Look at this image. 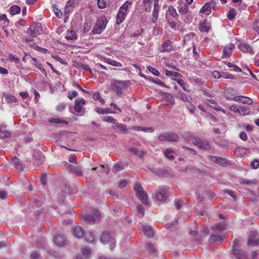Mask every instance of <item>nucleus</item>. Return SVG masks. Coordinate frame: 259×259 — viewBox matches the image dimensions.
Returning a JSON list of instances; mask_svg holds the SVG:
<instances>
[{"mask_svg": "<svg viewBox=\"0 0 259 259\" xmlns=\"http://www.w3.org/2000/svg\"><path fill=\"white\" fill-rule=\"evenodd\" d=\"M62 166L64 169H67L76 177H82L84 176L82 167L77 164L74 165L69 163L65 162L63 164Z\"/></svg>", "mask_w": 259, "mask_h": 259, "instance_id": "4", "label": "nucleus"}, {"mask_svg": "<svg viewBox=\"0 0 259 259\" xmlns=\"http://www.w3.org/2000/svg\"><path fill=\"white\" fill-rule=\"evenodd\" d=\"M216 4L214 1H211L206 3L200 9V13H205L206 15H209V12L212 9L214 10V7Z\"/></svg>", "mask_w": 259, "mask_h": 259, "instance_id": "15", "label": "nucleus"}, {"mask_svg": "<svg viewBox=\"0 0 259 259\" xmlns=\"http://www.w3.org/2000/svg\"><path fill=\"white\" fill-rule=\"evenodd\" d=\"M126 87V81L123 80H114L112 83V89L116 95L120 97L122 94V90Z\"/></svg>", "mask_w": 259, "mask_h": 259, "instance_id": "8", "label": "nucleus"}, {"mask_svg": "<svg viewBox=\"0 0 259 259\" xmlns=\"http://www.w3.org/2000/svg\"><path fill=\"white\" fill-rule=\"evenodd\" d=\"M232 254L235 259H248L245 251L238 249L239 240L235 239L232 245Z\"/></svg>", "mask_w": 259, "mask_h": 259, "instance_id": "6", "label": "nucleus"}, {"mask_svg": "<svg viewBox=\"0 0 259 259\" xmlns=\"http://www.w3.org/2000/svg\"><path fill=\"white\" fill-rule=\"evenodd\" d=\"M168 15L175 18L178 16V13L176 9L172 6H169L168 8V10L166 13V17H168Z\"/></svg>", "mask_w": 259, "mask_h": 259, "instance_id": "35", "label": "nucleus"}, {"mask_svg": "<svg viewBox=\"0 0 259 259\" xmlns=\"http://www.w3.org/2000/svg\"><path fill=\"white\" fill-rule=\"evenodd\" d=\"M134 191L136 192V196L140 201L144 204H148V195L144 190L141 184L139 183H136L134 185Z\"/></svg>", "mask_w": 259, "mask_h": 259, "instance_id": "2", "label": "nucleus"}, {"mask_svg": "<svg viewBox=\"0 0 259 259\" xmlns=\"http://www.w3.org/2000/svg\"><path fill=\"white\" fill-rule=\"evenodd\" d=\"M132 6V2L126 1L120 8L119 11L126 17L127 13L130 11V9Z\"/></svg>", "mask_w": 259, "mask_h": 259, "instance_id": "20", "label": "nucleus"}, {"mask_svg": "<svg viewBox=\"0 0 259 259\" xmlns=\"http://www.w3.org/2000/svg\"><path fill=\"white\" fill-rule=\"evenodd\" d=\"M184 203V201L180 199H178L175 201V205L178 210H179L182 208Z\"/></svg>", "mask_w": 259, "mask_h": 259, "instance_id": "53", "label": "nucleus"}, {"mask_svg": "<svg viewBox=\"0 0 259 259\" xmlns=\"http://www.w3.org/2000/svg\"><path fill=\"white\" fill-rule=\"evenodd\" d=\"M73 232L74 236L77 238H81L84 236V231L80 226H76L73 228Z\"/></svg>", "mask_w": 259, "mask_h": 259, "instance_id": "24", "label": "nucleus"}, {"mask_svg": "<svg viewBox=\"0 0 259 259\" xmlns=\"http://www.w3.org/2000/svg\"><path fill=\"white\" fill-rule=\"evenodd\" d=\"M90 254V250L87 248H84L81 249V252L79 254L85 255L88 258H89Z\"/></svg>", "mask_w": 259, "mask_h": 259, "instance_id": "59", "label": "nucleus"}, {"mask_svg": "<svg viewBox=\"0 0 259 259\" xmlns=\"http://www.w3.org/2000/svg\"><path fill=\"white\" fill-rule=\"evenodd\" d=\"M165 74L167 76H173V77H179L182 76L181 74L179 73L169 71L168 70H165Z\"/></svg>", "mask_w": 259, "mask_h": 259, "instance_id": "50", "label": "nucleus"}, {"mask_svg": "<svg viewBox=\"0 0 259 259\" xmlns=\"http://www.w3.org/2000/svg\"><path fill=\"white\" fill-rule=\"evenodd\" d=\"M234 48V46L232 44L226 45L223 50V58H227L229 57L232 55Z\"/></svg>", "mask_w": 259, "mask_h": 259, "instance_id": "18", "label": "nucleus"}, {"mask_svg": "<svg viewBox=\"0 0 259 259\" xmlns=\"http://www.w3.org/2000/svg\"><path fill=\"white\" fill-rule=\"evenodd\" d=\"M85 240L89 243H94L95 241L94 233L93 232H89L85 235Z\"/></svg>", "mask_w": 259, "mask_h": 259, "instance_id": "38", "label": "nucleus"}, {"mask_svg": "<svg viewBox=\"0 0 259 259\" xmlns=\"http://www.w3.org/2000/svg\"><path fill=\"white\" fill-rule=\"evenodd\" d=\"M12 163L15 168L19 169L20 170H23V165L17 157H13L12 159Z\"/></svg>", "mask_w": 259, "mask_h": 259, "instance_id": "33", "label": "nucleus"}, {"mask_svg": "<svg viewBox=\"0 0 259 259\" xmlns=\"http://www.w3.org/2000/svg\"><path fill=\"white\" fill-rule=\"evenodd\" d=\"M96 112L100 114H105L108 113H115V112L110 111L109 109H104L101 108H97L96 110Z\"/></svg>", "mask_w": 259, "mask_h": 259, "instance_id": "43", "label": "nucleus"}, {"mask_svg": "<svg viewBox=\"0 0 259 259\" xmlns=\"http://www.w3.org/2000/svg\"><path fill=\"white\" fill-rule=\"evenodd\" d=\"M226 224L225 222H222L215 224L212 228L213 231H222L226 230Z\"/></svg>", "mask_w": 259, "mask_h": 259, "instance_id": "34", "label": "nucleus"}, {"mask_svg": "<svg viewBox=\"0 0 259 259\" xmlns=\"http://www.w3.org/2000/svg\"><path fill=\"white\" fill-rule=\"evenodd\" d=\"M85 104V100L83 98H77L75 101L74 110L77 113H80L82 108Z\"/></svg>", "mask_w": 259, "mask_h": 259, "instance_id": "19", "label": "nucleus"}, {"mask_svg": "<svg viewBox=\"0 0 259 259\" xmlns=\"http://www.w3.org/2000/svg\"><path fill=\"white\" fill-rule=\"evenodd\" d=\"M223 236L217 234H212L210 237V240L214 242H220L223 240Z\"/></svg>", "mask_w": 259, "mask_h": 259, "instance_id": "47", "label": "nucleus"}, {"mask_svg": "<svg viewBox=\"0 0 259 259\" xmlns=\"http://www.w3.org/2000/svg\"><path fill=\"white\" fill-rule=\"evenodd\" d=\"M65 38L67 40H73L77 38L75 32L72 30L67 31Z\"/></svg>", "mask_w": 259, "mask_h": 259, "instance_id": "36", "label": "nucleus"}, {"mask_svg": "<svg viewBox=\"0 0 259 259\" xmlns=\"http://www.w3.org/2000/svg\"><path fill=\"white\" fill-rule=\"evenodd\" d=\"M100 215V213L98 210L93 209L92 214H84L82 216V218L85 222L94 224L98 222Z\"/></svg>", "mask_w": 259, "mask_h": 259, "instance_id": "9", "label": "nucleus"}, {"mask_svg": "<svg viewBox=\"0 0 259 259\" xmlns=\"http://www.w3.org/2000/svg\"><path fill=\"white\" fill-rule=\"evenodd\" d=\"M228 101H234L237 102H241L244 104L252 105L253 104L252 100L246 96H238L234 97V98L231 99L227 98Z\"/></svg>", "mask_w": 259, "mask_h": 259, "instance_id": "12", "label": "nucleus"}, {"mask_svg": "<svg viewBox=\"0 0 259 259\" xmlns=\"http://www.w3.org/2000/svg\"><path fill=\"white\" fill-rule=\"evenodd\" d=\"M236 11L234 9H232L229 10L227 14V17L229 20H233L236 16Z\"/></svg>", "mask_w": 259, "mask_h": 259, "instance_id": "49", "label": "nucleus"}, {"mask_svg": "<svg viewBox=\"0 0 259 259\" xmlns=\"http://www.w3.org/2000/svg\"><path fill=\"white\" fill-rule=\"evenodd\" d=\"M250 112V108L243 106L239 107V114H240V115L242 116L247 115L249 114Z\"/></svg>", "mask_w": 259, "mask_h": 259, "instance_id": "37", "label": "nucleus"}, {"mask_svg": "<svg viewBox=\"0 0 259 259\" xmlns=\"http://www.w3.org/2000/svg\"><path fill=\"white\" fill-rule=\"evenodd\" d=\"M166 20L171 28L175 30H177L178 26L176 22L171 21L168 17H166Z\"/></svg>", "mask_w": 259, "mask_h": 259, "instance_id": "51", "label": "nucleus"}, {"mask_svg": "<svg viewBox=\"0 0 259 259\" xmlns=\"http://www.w3.org/2000/svg\"><path fill=\"white\" fill-rule=\"evenodd\" d=\"M114 130L117 133L119 132H126L127 131L126 125L117 122L112 126Z\"/></svg>", "mask_w": 259, "mask_h": 259, "instance_id": "25", "label": "nucleus"}, {"mask_svg": "<svg viewBox=\"0 0 259 259\" xmlns=\"http://www.w3.org/2000/svg\"><path fill=\"white\" fill-rule=\"evenodd\" d=\"M146 248L151 253H154L155 252V248L154 247V246L151 243H148L146 245Z\"/></svg>", "mask_w": 259, "mask_h": 259, "instance_id": "60", "label": "nucleus"}, {"mask_svg": "<svg viewBox=\"0 0 259 259\" xmlns=\"http://www.w3.org/2000/svg\"><path fill=\"white\" fill-rule=\"evenodd\" d=\"M178 4L177 8L179 12L182 15L187 13L188 10V5L182 0H179L178 2Z\"/></svg>", "mask_w": 259, "mask_h": 259, "instance_id": "21", "label": "nucleus"}, {"mask_svg": "<svg viewBox=\"0 0 259 259\" xmlns=\"http://www.w3.org/2000/svg\"><path fill=\"white\" fill-rule=\"evenodd\" d=\"M253 28L259 34V19L256 20L253 23Z\"/></svg>", "mask_w": 259, "mask_h": 259, "instance_id": "64", "label": "nucleus"}, {"mask_svg": "<svg viewBox=\"0 0 259 259\" xmlns=\"http://www.w3.org/2000/svg\"><path fill=\"white\" fill-rule=\"evenodd\" d=\"M240 51L243 53H253L251 46L246 43H241L238 46Z\"/></svg>", "mask_w": 259, "mask_h": 259, "instance_id": "22", "label": "nucleus"}, {"mask_svg": "<svg viewBox=\"0 0 259 259\" xmlns=\"http://www.w3.org/2000/svg\"><path fill=\"white\" fill-rule=\"evenodd\" d=\"M237 91L234 89L230 88H228L225 92V98L228 100L227 98L231 99L234 98V97L237 96Z\"/></svg>", "mask_w": 259, "mask_h": 259, "instance_id": "26", "label": "nucleus"}, {"mask_svg": "<svg viewBox=\"0 0 259 259\" xmlns=\"http://www.w3.org/2000/svg\"><path fill=\"white\" fill-rule=\"evenodd\" d=\"M49 121L55 124H68L67 122L62 118H50Z\"/></svg>", "mask_w": 259, "mask_h": 259, "instance_id": "41", "label": "nucleus"}, {"mask_svg": "<svg viewBox=\"0 0 259 259\" xmlns=\"http://www.w3.org/2000/svg\"><path fill=\"white\" fill-rule=\"evenodd\" d=\"M140 229L142 233L148 237H152L154 235V232L152 227L142 225Z\"/></svg>", "mask_w": 259, "mask_h": 259, "instance_id": "16", "label": "nucleus"}, {"mask_svg": "<svg viewBox=\"0 0 259 259\" xmlns=\"http://www.w3.org/2000/svg\"><path fill=\"white\" fill-rule=\"evenodd\" d=\"M116 23L117 25H119L122 23L125 19V16H124L121 12L119 11L116 15Z\"/></svg>", "mask_w": 259, "mask_h": 259, "instance_id": "39", "label": "nucleus"}, {"mask_svg": "<svg viewBox=\"0 0 259 259\" xmlns=\"http://www.w3.org/2000/svg\"><path fill=\"white\" fill-rule=\"evenodd\" d=\"M98 7L100 9H104L106 7L107 3L105 0H97Z\"/></svg>", "mask_w": 259, "mask_h": 259, "instance_id": "54", "label": "nucleus"}, {"mask_svg": "<svg viewBox=\"0 0 259 259\" xmlns=\"http://www.w3.org/2000/svg\"><path fill=\"white\" fill-rule=\"evenodd\" d=\"M100 241L103 244L109 243L110 249H113L116 246V241L113 237H111L108 232H104L101 238Z\"/></svg>", "mask_w": 259, "mask_h": 259, "instance_id": "10", "label": "nucleus"}, {"mask_svg": "<svg viewBox=\"0 0 259 259\" xmlns=\"http://www.w3.org/2000/svg\"><path fill=\"white\" fill-rule=\"evenodd\" d=\"M10 13L12 15L19 14L20 12V8L16 5H14L10 8Z\"/></svg>", "mask_w": 259, "mask_h": 259, "instance_id": "40", "label": "nucleus"}, {"mask_svg": "<svg viewBox=\"0 0 259 259\" xmlns=\"http://www.w3.org/2000/svg\"><path fill=\"white\" fill-rule=\"evenodd\" d=\"M53 9L55 12L56 16L58 18H60L62 15V13L61 11L59 9H58L57 6L54 5L53 6Z\"/></svg>", "mask_w": 259, "mask_h": 259, "instance_id": "56", "label": "nucleus"}, {"mask_svg": "<svg viewBox=\"0 0 259 259\" xmlns=\"http://www.w3.org/2000/svg\"><path fill=\"white\" fill-rule=\"evenodd\" d=\"M210 28V25L206 20H204L201 24L199 30L201 32H207Z\"/></svg>", "mask_w": 259, "mask_h": 259, "instance_id": "28", "label": "nucleus"}, {"mask_svg": "<svg viewBox=\"0 0 259 259\" xmlns=\"http://www.w3.org/2000/svg\"><path fill=\"white\" fill-rule=\"evenodd\" d=\"M259 244V234L256 231L250 232V236L248 240L247 245L249 246H256Z\"/></svg>", "mask_w": 259, "mask_h": 259, "instance_id": "14", "label": "nucleus"}, {"mask_svg": "<svg viewBox=\"0 0 259 259\" xmlns=\"http://www.w3.org/2000/svg\"><path fill=\"white\" fill-rule=\"evenodd\" d=\"M208 159L211 162L221 166H225L231 164L230 162L228 161L226 159L218 156L208 155Z\"/></svg>", "mask_w": 259, "mask_h": 259, "instance_id": "11", "label": "nucleus"}, {"mask_svg": "<svg viewBox=\"0 0 259 259\" xmlns=\"http://www.w3.org/2000/svg\"><path fill=\"white\" fill-rule=\"evenodd\" d=\"M137 210L138 212V217L140 218H142L144 216L145 213V210L142 205L141 204L137 205Z\"/></svg>", "mask_w": 259, "mask_h": 259, "instance_id": "46", "label": "nucleus"}, {"mask_svg": "<svg viewBox=\"0 0 259 259\" xmlns=\"http://www.w3.org/2000/svg\"><path fill=\"white\" fill-rule=\"evenodd\" d=\"M104 61L105 62L113 66L118 67H121L122 66V64L120 63L117 62L115 60H113L110 58H104Z\"/></svg>", "mask_w": 259, "mask_h": 259, "instance_id": "32", "label": "nucleus"}, {"mask_svg": "<svg viewBox=\"0 0 259 259\" xmlns=\"http://www.w3.org/2000/svg\"><path fill=\"white\" fill-rule=\"evenodd\" d=\"M54 241L56 244L62 246L65 244L66 241L65 237L61 234H57L54 238Z\"/></svg>", "mask_w": 259, "mask_h": 259, "instance_id": "17", "label": "nucleus"}, {"mask_svg": "<svg viewBox=\"0 0 259 259\" xmlns=\"http://www.w3.org/2000/svg\"><path fill=\"white\" fill-rule=\"evenodd\" d=\"M174 152V151L170 149H167L164 151V155L168 159L170 160H172L174 159L175 157L173 155H171V153Z\"/></svg>", "mask_w": 259, "mask_h": 259, "instance_id": "44", "label": "nucleus"}, {"mask_svg": "<svg viewBox=\"0 0 259 259\" xmlns=\"http://www.w3.org/2000/svg\"><path fill=\"white\" fill-rule=\"evenodd\" d=\"M10 136L9 132L7 131L5 128H0V138L4 139L9 137Z\"/></svg>", "mask_w": 259, "mask_h": 259, "instance_id": "42", "label": "nucleus"}, {"mask_svg": "<svg viewBox=\"0 0 259 259\" xmlns=\"http://www.w3.org/2000/svg\"><path fill=\"white\" fill-rule=\"evenodd\" d=\"M195 36V34L193 32H190L189 33L187 34L184 37V40H190L191 39H193Z\"/></svg>", "mask_w": 259, "mask_h": 259, "instance_id": "62", "label": "nucleus"}, {"mask_svg": "<svg viewBox=\"0 0 259 259\" xmlns=\"http://www.w3.org/2000/svg\"><path fill=\"white\" fill-rule=\"evenodd\" d=\"M158 140L161 142H177L180 139L179 136L174 132H164L160 134Z\"/></svg>", "mask_w": 259, "mask_h": 259, "instance_id": "3", "label": "nucleus"}, {"mask_svg": "<svg viewBox=\"0 0 259 259\" xmlns=\"http://www.w3.org/2000/svg\"><path fill=\"white\" fill-rule=\"evenodd\" d=\"M107 24V20L105 16H101L97 20L95 26L93 30V33L98 34L101 33L106 28Z\"/></svg>", "mask_w": 259, "mask_h": 259, "instance_id": "5", "label": "nucleus"}, {"mask_svg": "<svg viewBox=\"0 0 259 259\" xmlns=\"http://www.w3.org/2000/svg\"><path fill=\"white\" fill-rule=\"evenodd\" d=\"M102 120L105 122H107L109 123H112L113 125L116 123V120L112 116H104L102 118Z\"/></svg>", "mask_w": 259, "mask_h": 259, "instance_id": "45", "label": "nucleus"}, {"mask_svg": "<svg viewBox=\"0 0 259 259\" xmlns=\"http://www.w3.org/2000/svg\"><path fill=\"white\" fill-rule=\"evenodd\" d=\"M159 14V10L157 8L154 9L153 13H152V22L153 23H155L158 19Z\"/></svg>", "mask_w": 259, "mask_h": 259, "instance_id": "48", "label": "nucleus"}, {"mask_svg": "<svg viewBox=\"0 0 259 259\" xmlns=\"http://www.w3.org/2000/svg\"><path fill=\"white\" fill-rule=\"evenodd\" d=\"M170 193L169 187H163L160 188L156 194V198L158 201L165 202L167 200Z\"/></svg>", "mask_w": 259, "mask_h": 259, "instance_id": "7", "label": "nucleus"}, {"mask_svg": "<svg viewBox=\"0 0 259 259\" xmlns=\"http://www.w3.org/2000/svg\"><path fill=\"white\" fill-rule=\"evenodd\" d=\"M34 65L42 73L47 75V71L43 68L42 64L40 62H38V63H34Z\"/></svg>", "mask_w": 259, "mask_h": 259, "instance_id": "52", "label": "nucleus"}, {"mask_svg": "<svg viewBox=\"0 0 259 259\" xmlns=\"http://www.w3.org/2000/svg\"><path fill=\"white\" fill-rule=\"evenodd\" d=\"M124 167V164L123 162L119 161L117 163H115L112 168V171L114 173H117L122 169H123Z\"/></svg>", "mask_w": 259, "mask_h": 259, "instance_id": "30", "label": "nucleus"}, {"mask_svg": "<svg viewBox=\"0 0 259 259\" xmlns=\"http://www.w3.org/2000/svg\"><path fill=\"white\" fill-rule=\"evenodd\" d=\"M92 170H96L99 174H108L109 172V167L107 165H98L97 166L92 168Z\"/></svg>", "mask_w": 259, "mask_h": 259, "instance_id": "23", "label": "nucleus"}, {"mask_svg": "<svg viewBox=\"0 0 259 259\" xmlns=\"http://www.w3.org/2000/svg\"><path fill=\"white\" fill-rule=\"evenodd\" d=\"M150 170L158 177H166L167 172L163 169L152 168Z\"/></svg>", "mask_w": 259, "mask_h": 259, "instance_id": "31", "label": "nucleus"}, {"mask_svg": "<svg viewBox=\"0 0 259 259\" xmlns=\"http://www.w3.org/2000/svg\"><path fill=\"white\" fill-rule=\"evenodd\" d=\"M190 134L188 133L184 136V138L186 140H189L195 146L200 149L203 150H208L210 148L209 143L206 141L201 140L199 137L195 136H190Z\"/></svg>", "mask_w": 259, "mask_h": 259, "instance_id": "1", "label": "nucleus"}, {"mask_svg": "<svg viewBox=\"0 0 259 259\" xmlns=\"http://www.w3.org/2000/svg\"><path fill=\"white\" fill-rule=\"evenodd\" d=\"M8 197V192L5 190L0 191V199L4 200Z\"/></svg>", "mask_w": 259, "mask_h": 259, "instance_id": "63", "label": "nucleus"}, {"mask_svg": "<svg viewBox=\"0 0 259 259\" xmlns=\"http://www.w3.org/2000/svg\"><path fill=\"white\" fill-rule=\"evenodd\" d=\"M181 86V87L186 92H190L189 85L186 83L183 80L181 79H174Z\"/></svg>", "mask_w": 259, "mask_h": 259, "instance_id": "29", "label": "nucleus"}, {"mask_svg": "<svg viewBox=\"0 0 259 259\" xmlns=\"http://www.w3.org/2000/svg\"><path fill=\"white\" fill-rule=\"evenodd\" d=\"M41 30V24L40 23H35L30 26L28 31L33 37H34L39 34Z\"/></svg>", "mask_w": 259, "mask_h": 259, "instance_id": "13", "label": "nucleus"}, {"mask_svg": "<svg viewBox=\"0 0 259 259\" xmlns=\"http://www.w3.org/2000/svg\"><path fill=\"white\" fill-rule=\"evenodd\" d=\"M171 49V42L167 40L161 45L160 51L162 52H170Z\"/></svg>", "mask_w": 259, "mask_h": 259, "instance_id": "27", "label": "nucleus"}, {"mask_svg": "<svg viewBox=\"0 0 259 259\" xmlns=\"http://www.w3.org/2000/svg\"><path fill=\"white\" fill-rule=\"evenodd\" d=\"M147 69L153 75L157 76H159L160 75V73L157 69L150 66L148 67Z\"/></svg>", "mask_w": 259, "mask_h": 259, "instance_id": "57", "label": "nucleus"}, {"mask_svg": "<svg viewBox=\"0 0 259 259\" xmlns=\"http://www.w3.org/2000/svg\"><path fill=\"white\" fill-rule=\"evenodd\" d=\"M5 98L7 100V101L10 103H15L17 101L16 98L14 96L11 95H6L5 96Z\"/></svg>", "mask_w": 259, "mask_h": 259, "instance_id": "55", "label": "nucleus"}, {"mask_svg": "<svg viewBox=\"0 0 259 259\" xmlns=\"http://www.w3.org/2000/svg\"><path fill=\"white\" fill-rule=\"evenodd\" d=\"M177 97H178L183 102H188V99L186 94L182 92H179Z\"/></svg>", "mask_w": 259, "mask_h": 259, "instance_id": "58", "label": "nucleus"}, {"mask_svg": "<svg viewBox=\"0 0 259 259\" xmlns=\"http://www.w3.org/2000/svg\"><path fill=\"white\" fill-rule=\"evenodd\" d=\"M251 166L254 168L256 169L259 167V160H254L250 163Z\"/></svg>", "mask_w": 259, "mask_h": 259, "instance_id": "61", "label": "nucleus"}]
</instances>
